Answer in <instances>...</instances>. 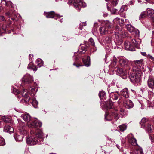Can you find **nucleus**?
I'll return each mask as SVG.
<instances>
[{"instance_id":"obj_1","label":"nucleus","mask_w":154,"mask_h":154,"mask_svg":"<svg viewBox=\"0 0 154 154\" xmlns=\"http://www.w3.org/2000/svg\"><path fill=\"white\" fill-rule=\"evenodd\" d=\"M110 113L108 114L105 115V120L110 121L114 120L116 121L119 118L120 115L122 117L126 116L128 114V112L123 107L119 108L118 109L116 108H112Z\"/></svg>"},{"instance_id":"obj_2","label":"nucleus","mask_w":154,"mask_h":154,"mask_svg":"<svg viewBox=\"0 0 154 154\" xmlns=\"http://www.w3.org/2000/svg\"><path fill=\"white\" fill-rule=\"evenodd\" d=\"M33 133L34 136L32 137L28 136L26 140L27 144L30 145H34L36 144H40L42 143L44 138V134L41 131H38L34 134L33 131L31 132L32 135Z\"/></svg>"},{"instance_id":"obj_3","label":"nucleus","mask_w":154,"mask_h":154,"mask_svg":"<svg viewBox=\"0 0 154 154\" xmlns=\"http://www.w3.org/2000/svg\"><path fill=\"white\" fill-rule=\"evenodd\" d=\"M22 125H20L19 127V132L15 134L14 135V137L16 141H21L23 140L24 135H26L27 133V131L25 130V127H24V124L22 123Z\"/></svg>"},{"instance_id":"obj_4","label":"nucleus","mask_w":154,"mask_h":154,"mask_svg":"<svg viewBox=\"0 0 154 154\" xmlns=\"http://www.w3.org/2000/svg\"><path fill=\"white\" fill-rule=\"evenodd\" d=\"M108 92L111 100L105 102L106 106L107 109H111L113 105L112 100H117L118 98V94L117 92H110L109 91H108Z\"/></svg>"},{"instance_id":"obj_5","label":"nucleus","mask_w":154,"mask_h":154,"mask_svg":"<svg viewBox=\"0 0 154 154\" xmlns=\"http://www.w3.org/2000/svg\"><path fill=\"white\" fill-rule=\"evenodd\" d=\"M141 72H140L135 71L133 70L132 73L130 76L131 81L133 83L136 84H140V81Z\"/></svg>"},{"instance_id":"obj_6","label":"nucleus","mask_w":154,"mask_h":154,"mask_svg":"<svg viewBox=\"0 0 154 154\" xmlns=\"http://www.w3.org/2000/svg\"><path fill=\"white\" fill-rule=\"evenodd\" d=\"M143 59H141L134 61V64L133 68V70L140 72L141 69L143 68L142 66L143 65Z\"/></svg>"},{"instance_id":"obj_7","label":"nucleus","mask_w":154,"mask_h":154,"mask_svg":"<svg viewBox=\"0 0 154 154\" xmlns=\"http://www.w3.org/2000/svg\"><path fill=\"white\" fill-rule=\"evenodd\" d=\"M73 5L77 10L79 11L81 7H85L86 6V4L83 2L82 0H74Z\"/></svg>"},{"instance_id":"obj_8","label":"nucleus","mask_w":154,"mask_h":154,"mask_svg":"<svg viewBox=\"0 0 154 154\" xmlns=\"http://www.w3.org/2000/svg\"><path fill=\"white\" fill-rule=\"evenodd\" d=\"M27 125L29 127L33 128L40 127L42 126V123L37 120L31 119L29 123H28Z\"/></svg>"},{"instance_id":"obj_9","label":"nucleus","mask_w":154,"mask_h":154,"mask_svg":"<svg viewBox=\"0 0 154 154\" xmlns=\"http://www.w3.org/2000/svg\"><path fill=\"white\" fill-rule=\"evenodd\" d=\"M82 60L84 63V65L78 66L76 65L75 63H74L73 64V65L76 66L77 67H79V66H85L87 67H88L90 66L91 63L90 58L88 56H86L83 58Z\"/></svg>"},{"instance_id":"obj_10","label":"nucleus","mask_w":154,"mask_h":154,"mask_svg":"<svg viewBox=\"0 0 154 154\" xmlns=\"http://www.w3.org/2000/svg\"><path fill=\"white\" fill-rule=\"evenodd\" d=\"M33 81L32 77L29 74H26L22 78V82L25 84H29Z\"/></svg>"},{"instance_id":"obj_11","label":"nucleus","mask_w":154,"mask_h":154,"mask_svg":"<svg viewBox=\"0 0 154 154\" xmlns=\"http://www.w3.org/2000/svg\"><path fill=\"white\" fill-rule=\"evenodd\" d=\"M124 46L125 49L126 50L131 51H134L135 50L134 47L128 41L125 42Z\"/></svg>"},{"instance_id":"obj_12","label":"nucleus","mask_w":154,"mask_h":154,"mask_svg":"<svg viewBox=\"0 0 154 154\" xmlns=\"http://www.w3.org/2000/svg\"><path fill=\"white\" fill-rule=\"evenodd\" d=\"M128 137V141L129 143L133 146H137V141L136 139L134 137V136L132 134H129Z\"/></svg>"},{"instance_id":"obj_13","label":"nucleus","mask_w":154,"mask_h":154,"mask_svg":"<svg viewBox=\"0 0 154 154\" xmlns=\"http://www.w3.org/2000/svg\"><path fill=\"white\" fill-rule=\"evenodd\" d=\"M44 14L46 16L47 18H53L55 16L58 18H60L62 17L57 14H55L54 12L53 11L50 12H44Z\"/></svg>"},{"instance_id":"obj_14","label":"nucleus","mask_w":154,"mask_h":154,"mask_svg":"<svg viewBox=\"0 0 154 154\" xmlns=\"http://www.w3.org/2000/svg\"><path fill=\"white\" fill-rule=\"evenodd\" d=\"M146 15L150 17L152 21L154 22V10L152 9H148L146 11Z\"/></svg>"},{"instance_id":"obj_15","label":"nucleus","mask_w":154,"mask_h":154,"mask_svg":"<svg viewBox=\"0 0 154 154\" xmlns=\"http://www.w3.org/2000/svg\"><path fill=\"white\" fill-rule=\"evenodd\" d=\"M147 84L149 88L152 89L154 88V78L152 76H149L147 81Z\"/></svg>"},{"instance_id":"obj_16","label":"nucleus","mask_w":154,"mask_h":154,"mask_svg":"<svg viewBox=\"0 0 154 154\" xmlns=\"http://www.w3.org/2000/svg\"><path fill=\"white\" fill-rule=\"evenodd\" d=\"M113 23L117 25L123 26L124 22L123 20L117 17L113 20Z\"/></svg>"},{"instance_id":"obj_17","label":"nucleus","mask_w":154,"mask_h":154,"mask_svg":"<svg viewBox=\"0 0 154 154\" xmlns=\"http://www.w3.org/2000/svg\"><path fill=\"white\" fill-rule=\"evenodd\" d=\"M21 117L25 122L27 123V125L31 120V116L29 114H23L21 115Z\"/></svg>"},{"instance_id":"obj_18","label":"nucleus","mask_w":154,"mask_h":154,"mask_svg":"<svg viewBox=\"0 0 154 154\" xmlns=\"http://www.w3.org/2000/svg\"><path fill=\"white\" fill-rule=\"evenodd\" d=\"M119 62L122 66H128V60L123 57H121L119 58Z\"/></svg>"},{"instance_id":"obj_19","label":"nucleus","mask_w":154,"mask_h":154,"mask_svg":"<svg viewBox=\"0 0 154 154\" xmlns=\"http://www.w3.org/2000/svg\"><path fill=\"white\" fill-rule=\"evenodd\" d=\"M122 96L125 98H128L129 97V92L128 89L125 88L121 91Z\"/></svg>"},{"instance_id":"obj_20","label":"nucleus","mask_w":154,"mask_h":154,"mask_svg":"<svg viewBox=\"0 0 154 154\" xmlns=\"http://www.w3.org/2000/svg\"><path fill=\"white\" fill-rule=\"evenodd\" d=\"M124 105L127 109L131 108L133 106V104L132 102L129 100H126L124 103Z\"/></svg>"},{"instance_id":"obj_21","label":"nucleus","mask_w":154,"mask_h":154,"mask_svg":"<svg viewBox=\"0 0 154 154\" xmlns=\"http://www.w3.org/2000/svg\"><path fill=\"white\" fill-rule=\"evenodd\" d=\"M14 131L13 128L8 125H6L4 128V131L5 132L11 133L13 132Z\"/></svg>"},{"instance_id":"obj_22","label":"nucleus","mask_w":154,"mask_h":154,"mask_svg":"<svg viewBox=\"0 0 154 154\" xmlns=\"http://www.w3.org/2000/svg\"><path fill=\"white\" fill-rule=\"evenodd\" d=\"M30 97L29 96H27L26 98H23L20 100V103L24 105H27L30 100Z\"/></svg>"},{"instance_id":"obj_23","label":"nucleus","mask_w":154,"mask_h":154,"mask_svg":"<svg viewBox=\"0 0 154 154\" xmlns=\"http://www.w3.org/2000/svg\"><path fill=\"white\" fill-rule=\"evenodd\" d=\"M108 31V29L104 26L100 27L99 29V31L101 35L107 34Z\"/></svg>"},{"instance_id":"obj_24","label":"nucleus","mask_w":154,"mask_h":154,"mask_svg":"<svg viewBox=\"0 0 154 154\" xmlns=\"http://www.w3.org/2000/svg\"><path fill=\"white\" fill-rule=\"evenodd\" d=\"M135 150L134 151L135 154H143V152L141 147L138 145L136 146Z\"/></svg>"},{"instance_id":"obj_25","label":"nucleus","mask_w":154,"mask_h":154,"mask_svg":"<svg viewBox=\"0 0 154 154\" xmlns=\"http://www.w3.org/2000/svg\"><path fill=\"white\" fill-rule=\"evenodd\" d=\"M27 68L29 69L32 70L34 71H36L37 70L36 66L33 65V63L32 62H31L29 63Z\"/></svg>"},{"instance_id":"obj_26","label":"nucleus","mask_w":154,"mask_h":154,"mask_svg":"<svg viewBox=\"0 0 154 154\" xmlns=\"http://www.w3.org/2000/svg\"><path fill=\"white\" fill-rule=\"evenodd\" d=\"M147 120L146 118H143L140 122V127L141 128H144L146 125L148 123L147 122Z\"/></svg>"},{"instance_id":"obj_27","label":"nucleus","mask_w":154,"mask_h":154,"mask_svg":"<svg viewBox=\"0 0 154 154\" xmlns=\"http://www.w3.org/2000/svg\"><path fill=\"white\" fill-rule=\"evenodd\" d=\"M126 27L127 30L130 33L134 32L135 28L130 24H126Z\"/></svg>"},{"instance_id":"obj_28","label":"nucleus","mask_w":154,"mask_h":154,"mask_svg":"<svg viewBox=\"0 0 154 154\" xmlns=\"http://www.w3.org/2000/svg\"><path fill=\"white\" fill-rule=\"evenodd\" d=\"M115 35L118 36L119 38H125L126 35L125 32H115Z\"/></svg>"},{"instance_id":"obj_29","label":"nucleus","mask_w":154,"mask_h":154,"mask_svg":"<svg viewBox=\"0 0 154 154\" xmlns=\"http://www.w3.org/2000/svg\"><path fill=\"white\" fill-rule=\"evenodd\" d=\"M6 28L7 27L5 25L0 24V36H1L4 32L6 30Z\"/></svg>"},{"instance_id":"obj_30","label":"nucleus","mask_w":154,"mask_h":154,"mask_svg":"<svg viewBox=\"0 0 154 154\" xmlns=\"http://www.w3.org/2000/svg\"><path fill=\"white\" fill-rule=\"evenodd\" d=\"M117 73L118 75H124L125 74V70L122 68H117Z\"/></svg>"},{"instance_id":"obj_31","label":"nucleus","mask_w":154,"mask_h":154,"mask_svg":"<svg viewBox=\"0 0 154 154\" xmlns=\"http://www.w3.org/2000/svg\"><path fill=\"white\" fill-rule=\"evenodd\" d=\"M105 27L108 29V30L113 27L112 24L109 21H105Z\"/></svg>"},{"instance_id":"obj_32","label":"nucleus","mask_w":154,"mask_h":154,"mask_svg":"<svg viewBox=\"0 0 154 154\" xmlns=\"http://www.w3.org/2000/svg\"><path fill=\"white\" fill-rule=\"evenodd\" d=\"M99 95L100 99L104 100L106 97L105 93L103 91H100L99 94Z\"/></svg>"},{"instance_id":"obj_33","label":"nucleus","mask_w":154,"mask_h":154,"mask_svg":"<svg viewBox=\"0 0 154 154\" xmlns=\"http://www.w3.org/2000/svg\"><path fill=\"white\" fill-rule=\"evenodd\" d=\"M31 103L34 107L35 108H37V107L38 103L35 98H32V102Z\"/></svg>"},{"instance_id":"obj_34","label":"nucleus","mask_w":154,"mask_h":154,"mask_svg":"<svg viewBox=\"0 0 154 154\" xmlns=\"http://www.w3.org/2000/svg\"><path fill=\"white\" fill-rule=\"evenodd\" d=\"M152 127L151 125L149 123H147L144 126L145 130L149 133L151 132Z\"/></svg>"},{"instance_id":"obj_35","label":"nucleus","mask_w":154,"mask_h":154,"mask_svg":"<svg viewBox=\"0 0 154 154\" xmlns=\"http://www.w3.org/2000/svg\"><path fill=\"white\" fill-rule=\"evenodd\" d=\"M21 93L23 98H26V97L29 96L28 94V91L27 89H23L22 90Z\"/></svg>"},{"instance_id":"obj_36","label":"nucleus","mask_w":154,"mask_h":154,"mask_svg":"<svg viewBox=\"0 0 154 154\" xmlns=\"http://www.w3.org/2000/svg\"><path fill=\"white\" fill-rule=\"evenodd\" d=\"M5 5L9 8H14L15 6L12 2L10 1H7V2L5 4Z\"/></svg>"},{"instance_id":"obj_37","label":"nucleus","mask_w":154,"mask_h":154,"mask_svg":"<svg viewBox=\"0 0 154 154\" xmlns=\"http://www.w3.org/2000/svg\"><path fill=\"white\" fill-rule=\"evenodd\" d=\"M86 51V50L85 47L80 46L78 52L79 53L84 54L85 52Z\"/></svg>"},{"instance_id":"obj_38","label":"nucleus","mask_w":154,"mask_h":154,"mask_svg":"<svg viewBox=\"0 0 154 154\" xmlns=\"http://www.w3.org/2000/svg\"><path fill=\"white\" fill-rule=\"evenodd\" d=\"M36 62L38 64V66L39 67H40L43 65V62L40 58L36 60Z\"/></svg>"},{"instance_id":"obj_39","label":"nucleus","mask_w":154,"mask_h":154,"mask_svg":"<svg viewBox=\"0 0 154 154\" xmlns=\"http://www.w3.org/2000/svg\"><path fill=\"white\" fill-rule=\"evenodd\" d=\"M104 41L106 44H108L110 43L111 42V37L109 36L106 37L104 40Z\"/></svg>"},{"instance_id":"obj_40","label":"nucleus","mask_w":154,"mask_h":154,"mask_svg":"<svg viewBox=\"0 0 154 154\" xmlns=\"http://www.w3.org/2000/svg\"><path fill=\"white\" fill-rule=\"evenodd\" d=\"M132 33L135 37H138L139 36L140 32L138 29H135L134 30V32Z\"/></svg>"},{"instance_id":"obj_41","label":"nucleus","mask_w":154,"mask_h":154,"mask_svg":"<svg viewBox=\"0 0 154 154\" xmlns=\"http://www.w3.org/2000/svg\"><path fill=\"white\" fill-rule=\"evenodd\" d=\"M3 120L4 122L6 123H9L11 122V119L10 118H5V116L3 118Z\"/></svg>"},{"instance_id":"obj_42","label":"nucleus","mask_w":154,"mask_h":154,"mask_svg":"<svg viewBox=\"0 0 154 154\" xmlns=\"http://www.w3.org/2000/svg\"><path fill=\"white\" fill-rule=\"evenodd\" d=\"M119 128L120 131H123L126 129V126L124 124L119 126Z\"/></svg>"},{"instance_id":"obj_43","label":"nucleus","mask_w":154,"mask_h":154,"mask_svg":"<svg viewBox=\"0 0 154 154\" xmlns=\"http://www.w3.org/2000/svg\"><path fill=\"white\" fill-rule=\"evenodd\" d=\"M5 144L4 139L2 137L0 136V146H3Z\"/></svg>"},{"instance_id":"obj_44","label":"nucleus","mask_w":154,"mask_h":154,"mask_svg":"<svg viewBox=\"0 0 154 154\" xmlns=\"http://www.w3.org/2000/svg\"><path fill=\"white\" fill-rule=\"evenodd\" d=\"M120 26L119 25H117L116 26V30H118L119 31H121L122 30V26Z\"/></svg>"},{"instance_id":"obj_45","label":"nucleus","mask_w":154,"mask_h":154,"mask_svg":"<svg viewBox=\"0 0 154 154\" xmlns=\"http://www.w3.org/2000/svg\"><path fill=\"white\" fill-rule=\"evenodd\" d=\"M146 17L145 13V12H142L141 13L140 16H139V18L141 19L144 18Z\"/></svg>"},{"instance_id":"obj_46","label":"nucleus","mask_w":154,"mask_h":154,"mask_svg":"<svg viewBox=\"0 0 154 154\" xmlns=\"http://www.w3.org/2000/svg\"><path fill=\"white\" fill-rule=\"evenodd\" d=\"M140 42L141 41L139 40H137V42H135L134 45L136 47H137L138 48V46L140 43Z\"/></svg>"},{"instance_id":"obj_47","label":"nucleus","mask_w":154,"mask_h":154,"mask_svg":"<svg viewBox=\"0 0 154 154\" xmlns=\"http://www.w3.org/2000/svg\"><path fill=\"white\" fill-rule=\"evenodd\" d=\"M118 0H113L112 2V5L113 6H116L118 3Z\"/></svg>"},{"instance_id":"obj_48","label":"nucleus","mask_w":154,"mask_h":154,"mask_svg":"<svg viewBox=\"0 0 154 154\" xmlns=\"http://www.w3.org/2000/svg\"><path fill=\"white\" fill-rule=\"evenodd\" d=\"M147 58L149 59H151L154 63V57H153L152 55L150 54H148L147 55Z\"/></svg>"},{"instance_id":"obj_49","label":"nucleus","mask_w":154,"mask_h":154,"mask_svg":"<svg viewBox=\"0 0 154 154\" xmlns=\"http://www.w3.org/2000/svg\"><path fill=\"white\" fill-rule=\"evenodd\" d=\"M89 41L92 46H94L95 45V43L94 40L91 38L89 39Z\"/></svg>"},{"instance_id":"obj_50","label":"nucleus","mask_w":154,"mask_h":154,"mask_svg":"<svg viewBox=\"0 0 154 154\" xmlns=\"http://www.w3.org/2000/svg\"><path fill=\"white\" fill-rule=\"evenodd\" d=\"M116 9L115 8H112L110 10L111 13L112 14H115L116 11Z\"/></svg>"},{"instance_id":"obj_51","label":"nucleus","mask_w":154,"mask_h":154,"mask_svg":"<svg viewBox=\"0 0 154 154\" xmlns=\"http://www.w3.org/2000/svg\"><path fill=\"white\" fill-rule=\"evenodd\" d=\"M116 57H113V61L112 62V63L114 65H115L116 64Z\"/></svg>"},{"instance_id":"obj_52","label":"nucleus","mask_w":154,"mask_h":154,"mask_svg":"<svg viewBox=\"0 0 154 154\" xmlns=\"http://www.w3.org/2000/svg\"><path fill=\"white\" fill-rule=\"evenodd\" d=\"M125 6H122L121 7L119 11L120 13H122L125 10Z\"/></svg>"},{"instance_id":"obj_53","label":"nucleus","mask_w":154,"mask_h":154,"mask_svg":"<svg viewBox=\"0 0 154 154\" xmlns=\"http://www.w3.org/2000/svg\"><path fill=\"white\" fill-rule=\"evenodd\" d=\"M5 20V17L2 15L0 16V20L4 21Z\"/></svg>"},{"instance_id":"obj_54","label":"nucleus","mask_w":154,"mask_h":154,"mask_svg":"<svg viewBox=\"0 0 154 154\" xmlns=\"http://www.w3.org/2000/svg\"><path fill=\"white\" fill-rule=\"evenodd\" d=\"M80 26H86V23L85 22H83L80 24Z\"/></svg>"},{"instance_id":"obj_55","label":"nucleus","mask_w":154,"mask_h":154,"mask_svg":"<svg viewBox=\"0 0 154 154\" xmlns=\"http://www.w3.org/2000/svg\"><path fill=\"white\" fill-rule=\"evenodd\" d=\"M150 137L151 138V141L152 142L154 141V134L152 136H150Z\"/></svg>"},{"instance_id":"obj_56","label":"nucleus","mask_w":154,"mask_h":154,"mask_svg":"<svg viewBox=\"0 0 154 154\" xmlns=\"http://www.w3.org/2000/svg\"><path fill=\"white\" fill-rule=\"evenodd\" d=\"M72 0H69L68 2V4L70 5H72Z\"/></svg>"},{"instance_id":"obj_57","label":"nucleus","mask_w":154,"mask_h":154,"mask_svg":"<svg viewBox=\"0 0 154 154\" xmlns=\"http://www.w3.org/2000/svg\"><path fill=\"white\" fill-rule=\"evenodd\" d=\"M15 110L16 111L18 112H21V110L20 109H18L16 108H15Z\"/></svg>"},{"instance_id":"obj_58","label":"nucleus","mask_w":154,"mask_h":154,"mask_svg":"<svg viewBox=\"0 0 154 154\" xmlns=\"http://www.w3.org/2000/svg\"><path fill=\"white\" fill-rule=\"evenodd\" d=\"M1 1L2 3L4 4H5L7 2V1H6V0H1Z\"/></svg>"},{"instance_id":"obj_59","label":"nucleus","mask_w":154,"mask_h":154,"mask_svg":"<svg viewBox=\"0 0 154 154\" xmlns=\"http://www.w3.org/2000/svg\"><path fill=\"white\" fill-rule=\"evenodd\" d=\"M141 54L142 55L144 56H146L147 55L146 53L145 52H141Z\"/></svg>"},{"instance_id":"obj_60","label":"nucleus","mask_w":154,"mask_h":154,"mask_svg":"<svg viewBox=\"0 0 154 154\" xmlns=\"http://www.w3.org/2000/svg\"><path fill=\"white\" fill-rule=\"evenodd\" d=\"M137 41V40H136V39H133L132 40V43L134 45L135 43V42H136Z\"/></svg>"},{"instance_id":"obj_61","label":"nucleus","mask_w":154,"mask_h":154,"mask_svg":"<svg viewBox=\"0 0 154 154\" xmlns=\"http://www.w3.org/2000/svg\"><path fill=\"white\" fill-rule=\"evenodd\" d=\"M10 14V13L9 12H7L5 13V15L7 16H9Z\"/></svg>"},{"instance_id":"obj_62","label":"nucleus","mask_w":154,"mask_h":154,"mask_svg":"<svg viewBox=\"0 0 154 154\" xmlns=\"http://www.w3.org/2000/svg\"><path fill=\"white\" fill-rule=\"evenodd\" d=\"M94 26L95 27H97L98 26V24L97 23H94Z\"/></svg>"},{"instance_id":"obj_63","label":"nucleus","mask_w":154,"mask_h":154,"mask_svg":"<svg viewBox=\"0 0 154 154\" xmlns=\"http://www.w3.org/2000/svg\"><path fill=\"white\" fill-rule=\"evenodd\" d=\"M35 89H36V88H32L31 89V91L33 92L35 91Z\"/></svg>"},{"instance_id":"obj_64","label":"nucleus","mask_w":154,"mask_h":154,"mask_svg":"<svg viewBox=\"0 0 154 154\" xmlns=\"http://www.w3.org/2000/svg\"><path fill=\"white\" fill-rule=\"evenodd\" d=\"M109 3H107V9L109 10L110 9H109V7L108 6V5H109Z\"/></svg>"}]
</instances>
